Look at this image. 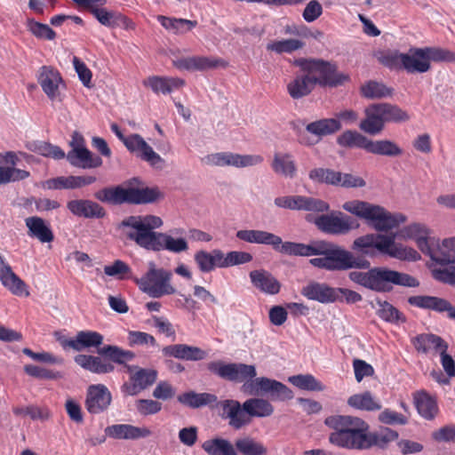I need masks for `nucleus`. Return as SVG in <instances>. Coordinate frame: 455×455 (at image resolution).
I'll return each mask as SVG.
<instances>
[{
    "label": "nucleus",
    "mask_w": 455,
    "mask_h": 455,
    "mask_svg": "<svg viewBox=\"0 0 455 455\" xmlns=\"http://www.w3.org/2000/svg\"><path fill=\"white\" fill-rule=\"evenodd\" d=\"M163 223L162 219L156 215H131L117 224V229L127 240L148 251L166 250L174 253L188 251V244L186 239L174 238L166 233L155 231L161 228Z\"/></svg>",
    "instance_id": "obj_1"
},
{
    "label": "nucleus",
    "mask_w": 455,
    "mask_h": 455,
    "mask_svg": "<svg viewBox=\"0 0 455 455\" xmlns=\"http://www.w3.org/2000/svg\"><path fill=\"white\" fill-rule=\"evenodd\" d=\"M207 370L220 378L232 381L243 382L242 389L251 395H267L272 401L290 400L293 397L292 391L284 384L267 377L255 378L257 375L254 365L223 361H212L206 364Z\"/></svg>",
    "instance_id": "obj_2"
},
{
    "label": "nucleus",
    "mask_w": 455,
    "mask_h": 455,
    "mask_svg": "<svg viewBox=\"0 0 455 455\" xmlns=\"http://www.w3.org/2000/svg\"><path fill=\"white\" fill-rule=\"evenodd\" d=\"M325 424L335 431L329 435L331 443L349 450H367L368 424L348 415L328 417Z\"/></svg>",
    "instance_id": "obj_3"
},
{
    "label": "nucleus",
    "mask_w": 455,
    "mask_h": 455,
    "mask_svg": "<svg viewBox=\"0 0 455 455\" xmlns=\"http://www.w3.org/2000/svg\"><path fill=\"white\" fill-rule=\"evenodd\" d=\"M348 277L359 285L380 292L392 291L394 285L404 287L419 285V281L413 276L383 267H373L366 272L351 271Z\"/></svg>",
    "instance_id": "obj_4"
},
{
    "label": "nucleus",
    "mask_w": 455,
    "mask_h": 455,
    "mask_svg": "<svg viewBox=\"0 0 455 455\" xmlns=\"http://www.w3.org/2000/svg\"><path fill=\"white\" fill-rule=\"evenodd\" d=\"M342 209L366 220L377 231H388L406 220L402 213H391L384 207L366 201H347L342 204Z\"/></svg>",
    "instance_id": "obj_5"
},
{
    "label": "nucleus",
    "mask_w": 455,
    "mask_h": 455,
    "mask_svg": "<svg viewBox=\"0 0 455 455\" xmlns=\"http://www.w3.org/2000/svg\"><path fill=\"white\" fill-rule=\"evenodd\" d=\"M132 184L130 181L128 186L105 188L96 192L94 196L102 203L114 205L151 204L164 197L157 188H139L132 187Z\"/></svg>",
    "instance_id": "obj_6"
},
{
    "label": "nucleus",
    "mask_w": 455,
    "mask_h": 455,
    "mask_svg": "<svg viewBox=\"0 0 455 455\" xmlns=\"http://www.w3.org/2000/svg\"><path fill=\"white\" fill-rule=\"evenodd\" d=\"M293 64L306 73L315 86L337 87L349 81V76L338 71L337 65L322 59L299 58Z\"/></svg>",
    "instance_id": "obj_7"
},
{
    "label": "nucleus",
    "mask_w": 455,
    "mask_h": 455,
    "mask_svg": "<svg viewBox=\"0 0 455 455\" xmlns=\"http://www.w3.org/2000/svg\"><path fill=\"white\" fill-rule=\"evenodd\" d=\"M310 263L316 267L330 271H341L351 268L368 269L371 266L369 260L363 257H355L346 250H336L323 258H314Z\"/></svg>",
    "instance_id": "obj_8"
},
{
    "label": "nucleus",
    "mask_w": 455,
    "mask_h": 455,
    "mask_svg": "<svg viewBox=\"0 0 455 455\" xmlns=\"http://www.w3.org/2000/svg\"><path fill=\"white\" fill-rule=\"evenodd\" d=\"M172 274L164 268H149L138 282L140 288L152 298L174 294L176 289L171 284Z\"/></svg>",
    "instance_id": "obj_9"
},
{
    "label": "nucleus",
    "mask_w": 455,
    "mask_h": 455,
    "mask_svg": "<svg viewBox=\"0 0 455 455\" xmlns=\"http://www.w3.org/2000/svg\"><path fill=\"white\" fill-rule=\"evenodd\" d=\"M316 227L323 232L331 235H346L359 228V221L342 212L323 214L315 220Z\"/></svg>",
    "instance_id": "obj_10"
},
{
    "label": "nucleus",
    "mask_w": 455,
    "mask_h": 455,
    "mask_svg": "<svg viewBox=\"0 0 455 455\" xmlns=\"http://www.w3.org/2000/svg\"><path fill=\"white\" fill-rule=\"evenodd\" d=\"M264 158L260 155H241L232 152H220L205 156L202 162L209 166H233L246 168L259 165Z\"/></svg>",
    "instance_id": "obj_11"
},
{
    "label": "nucleus",
    "mask_w": 455,
    "mask_h": 455,
    "mask_svg": "<svg viewBox=\"0 0 455 455\" xmlns=\"http://www.w3.org/2000/svg\"><path fill=\"white\" fill-rule=\"evenodd\" d=\"M340 247L324 241H315L309 244L293 242H284L280 248V252L291 256H313L330 254Z\"/></svg>",
    "instance_id": "obj_12"
},
{
    "label": "nucleus",
    "mask_w": 455,
    "mask_h": 455,
    "mask_svg": "<svg viewBox=\"0 0 455 455\" xmlns=\"http://www.w3.org/2000/svg\"><path fill=\"white\" fill-rule=\"evenodd\" d=\"M36 77L43 92L51 100H60V88L64 87V82L56 68L43 66L38 69Z\"/></svg>",
    "instance_id": "obj_13"
},
{
    "label": "nucleus",
    "mask_w": 455,
    "mask_h": 455,
    "mask_svg": "<svg viewBox=\"0 0 455 455\" xmlns=\"http://www.w3.org/2000/svg\"><path fill=\"white\" fill-rule=\"evenodd\" d=\"M423 253L429 256L430 259L440 264L449 265L455 262V238L443 239L439 243L435 238L431 239V242L423 251Z\"/></svg>",
    "instance_id": "obj_14"
},
{
    "label": "nucleus",
    "mask_w": 455,
    "mask_h": 455,
    "mask_svg": "<svg viewBox=\"0 0 455 455\" xmlns=\"http://www.w3.org/2000/svg\"><path fill=\"white\" fill-rule=\"evenodd\" d=\"M111 402V393L105 385L95 384L87 388L84 403L89 413L99 414L107 411Z\"/></svg>",
    "instance_id": "obj_15"
},
{
    "label": "nucleus",
    "mask_w": 455,
    "mask_h": 455,
    "mask_svg": "<svg viewBox=\"0 0 455 455\" xmlns=\"http://www.w3.org/2000/svg\"><path fill=\"white\" fill-rule=\"evenodd\" d=\"M124 144L130 152L136 154L151 166L159 167L164 163L163 158L139 134L127 136Z\"/></svg>",
    "instance_id": "obj_16"
},
{
    "label": "nucleus",
    "mask_w": 455,
    "mask_h": 455,
    "mask_svg": "<svg viewBox=\"0 0 455 455\" xmlns=\"http://www.w3.org/2000/svg\"><path fill=\"white\" fill-rule=\"evenodd\" d=\"M378 251L400 260L417 261L420 259L419 253L413 248L396 243L394 235H386L383 243L378 244Z\"/></svg>",
    "instance_id": "obj_17"
},
{
    "label": "nucleus",
    "mask_w": 455,
    "mask_h": 455,
    "mask_svg": "<svg viewBox=\"0 0 455 455\" xmlns=\"http://www.w3.org/2000/svg\"><path fill=\"white\" fill-rule=\"evenodd\" d=\"M408 303L419 308L434 310L438 313L447 312L448 317L455 320V307L445 299L435 296L417 295L409 297Z\"/></svg>",
    "instance_id": "obj_18"
},
{
    "label": "nucleus",
    "mask_w": 455,
    "mask_h": 455,
    "mask_svg": "<svg viewBox=\"0 0 455 455\" xmlns=\"http://www.w3.org/2000/svg\"><path fill=\"white\" fill-rule=\"evenodd\" d=\"M402 60V70H405L409 74H422L431 69L426 47L410 48L406 53H403Z\"/></svg>",
    "instance_id": "obj_19"
},
{
    "label": "nucleus",
    "mask_w": 455,
    "mask_h": 455,
    "mask_svg": "<svg viewBox=\"0 0 455 455\" xmlns=\"http://www.w3.org/2000/svg\"><path fill=\"white\" fill-rule=\"evenodd\" d=\"M235 236L239 240L246 243L271 245L279 252L280 248L283 244V242L279 235L259 229L238 230L235 234Z\"/></svg>",
    "instance_id": "obj_20"
},
{
    "label": "nucleus",
    "mask_w": 455,
    "mask_h": 455,
    "mask_svg": "<svg viewBox=\"0 0 455 455\" xmlns=\"http://www.w3.org/2000/svg\"><path fill=\"white\" fill-rule=\"evenodd\" d=\"M0 282L4 287L16 296L25 295L28 297L29 295L25 282L12 271L4 258H0Z\"/></svg>",
    "instance_id": "obj_21"
},
{
    "label": "nucleus",
    "mask_w": 455,
    "mask_h": 455,
    "mask_svg": "<svg viewBox=\"0 0 455 455\" xmlns=\"http://www.w3.org/2000/svg\"><path fill=\"white\" fill-rule=\"evenodd\" d=\"M162 353L164 356L186 361H201L207 356V353L202 348L187 344L165 346L163 347Z\"/></svg>",
    "instance_id": "obj_22"
},
{
    "label": "nucleus",
    "mask_w": 455,
    "mask_h": 455,
    "mask_svg": "<svg viewBox=\"0 0 455 455\" xmlns=\"http://www.w3.org/2000/svg\"><path fill=\"white\" fill-rule=\"evenodd\" d=\"M67 208L75 216L85 219H100L106 215L105 209L98 203L88 199H75L68 202Z\"/></svg>",
    "instance_id": "obj_23"
},
{
    "label": "nucleus",
    "mask_w": 455,
    "mask_h": 455,
    "mask_svg": "<svg viewBox=\"0 0 455 455\" xmlns=\"http://www.w3.org/2000/svg\"><path fill=\"white\" fill-rule=\"evenodd\" d=\"M301 294L308 299L323 304L332 303L338 300V291L323 283L311 282L301 290Z\"/></svg>",
    "instance_id": "obj_24"
},
{
    "label": "nucleus",
    "mask_w": 455,
    "mask_h": 455,
    "mask_svg": "<svg viewBox=\"0 0 455 455\" xmlns=\"http://www.w3.org/2000/svg\"><path fill=\"white\" fill-rule=\"evenodd\" d=\"M105 433L111 438L136 440L146 438L152 435L148 427H139L130 424H116L108 426L105 429Z\"/></svg>",
    "instance_id": "obj_25"
},
{
    "label": "nucleus",
    "mask_w": 455,
    "mask_h": 455,
    "mask_svg": "<svg viewBox=\"0 0 455 455\" xmlns=\"http://www.w3.org/2000/svg\"><path fill=\"white\" fill-rule=\"evenodd\" d=\"M75 363L83 369L96 374H105L114 371L115 366L101 355L80 354L75 356Z\"/></svg>",
    "instance_id": "obj_26"
},
{
    "label": "nucleus",
    "mask_w": 455,
    "mask_h": 455,
    "mask_svg": "<svg viewBox=\"0 0 455 455\" xmlns=\"http://www.w3.org/2000/svg\"><path fill=\"white\" fill-rule=\"evenodd\" d=\"M429 228L422 223H411L403 227L398 232V236L403 239L415 240L418 248L423 252L434 237L429 236Z\"/></svg>",
    "instance_id": "obj_27"
},
{
    "label": "nucleus",
    "mask_w": 455,
    "mask_h": 455,
    "mask_svg": "<svg viewBox=\"0 0 455 455\" xmlns=\"http://www.w3.org/2000/svg\"><path fill=\"white\" fill-rule=\"evenodd\" d=\"M413 345L419 352L424 354H443L447 352L448 344L440 336L432 333H423L417 336L413 340Z\"/></svg>",
    "instance_id": "obj_28"
},
{
    "label": "nucleus",
    "mask_w": 455,
    "mask_h": 455,
    "mask_svg": "<svg viewBox=\"0 0 455 455\" xmlns=\"http://www.w3.org/2000/svg\"><path fill=\"white\" fill-rule=\"evenodd\" d=\"M223 414L229 419V425L235 429H240L251 422L247 412L241 407L239 402L225 400L220 403Z\"/></svg>",
    "instance_id": "obj_29"
},
{
    "label": "nucleus",
    "mask_w": 455,
    "mask_h": 455,
    "mask_svg": "<svg viewBox=\"0 0 455 455\" xmlns=\"http://www.w3.org/2000/svg\"><path fill=\"white\" fill-rule=\"evenodd\" d=\"M186 82L179 77L152 76L143 81V85L149 87L155 93L168 94L183 87Z\"/></svg>",
    "instance_id": "obj_30"
},
{
    "label": "nucleus",
    "mask_w": 455,
    "mask_h": 455,
    "mask_svg": "<svg viewBox=\"0 0 455 455\" xmlns=\"http://www.w3.org/2000/svg\"><path fill=\"white\" fill-rule=\"evenodd\" d=\"M365 118L361 121L360 129L371 135L380 133L385 127V122L379 103L371 104L365 109Z\"/></svg>",
    "instance_id": "obj_31"
},
{
    "label": "nucleus",
    "mask_w": 455,
    "mask_h": 455,
    "mask_svg": "<svg viewBox=\"0 0 455 455\" xmlns=\"http://www.w3.org/2000/svg\"><path fill=\"white\" fill-rule=\"evenodd\" d=\"M67 159L71 165L83 168L92 169L102 165V159L92 153L86 148H76L70 150L67 155Z\"/></svg>",
    "instance_id": "obj_32"
},
{
    "label": "nucleus",
    "mask_w": 455,
    "mask_h": 455,
    "mask_svg": "<svg viewBox=\"0 0 455 455\" xmlns=\"http://www.w3.org/2000/svg\"><path fill=\"white\" fill-rule=\"evenodd\" d=\"M271 168L275 174L289 179H293L297 173L296 163L290 153H275Z\"/></svg>",
    "instance_id": "obj_33"
},
{
    "label": "nucleus",
    "mask_w": 455,
    "mask_h": 455,
    "mask_svg": "<svg viewBox=\"0 0 455 455\" xmlns=\"http://www.w3.org/2000/svg\"><path fill=\"white\" fill-rule=\"evenodd\" d=\"M250 278L252 284L265 293L276 294L280 291V283L267 271L253 270L250 273Z\"/></svg>",
    "instance_id": "obj_34"
},
{
    "label": "nucleus",
    "mask_w": 455,
    "mask_h": 455,
    "mask_svg": "<svg viewBox=\"0 0 455 455\" xmlns=\"http://www.w3.org/2000/svg\"><path fill=\"white\" fill-rule=\"evenodd\" d=\"M25 223L28 229V235L30 237L37 238L41 243H50L53 240L52 231L42 218L28 217L25 220Z\"/></svg>",
    "instance_id": "obj_35"
},
{
    "label": "nucleus",
    "mask_w": 455,
    "mask_h": 455,
    "mask_svg": "<svg viewBox=\"0 0 455 455\" xmlns=\"http://www.w3.org/2000/svg\"><path fill=\"white\" fill-rule=\"evenodd\" d=\"M315 85L306 73L298 74L288 83L287 92L293 100H299L309 95Z\"/></svg>",
    "instance_id": "obj_36"
},
{
    "label": "nucleus",
    "mask_w": 455,
    "mask_h": 455,
    "mask_svg": "<svg viewBox=\"0 0 455 455\" xmlns=\"http://www.w3.org/2000/svg\"><path fill=\"white\" fill-rule=\"evenodd\" d=\"M194 259L201 272L209 273L215 267L221 268V251L215 249L211 252L201 250L195 253Z\"/></svg>",
    "instance_id": "obj_37"
},
{
    "label": "nucleus",
    "mask_w": 455,
    "mask_h": 455,
    "mask_svg": "<svg viewBox=\"0 0 455 455\" xmlns=\"http://www.w3.org/2000/svg\"><path fill=\"white\" fill-rule=\"evenodd\" d=\"M291 204V211L324 212L330 209L329 204L323 200L305 196H292Z\"/></svg>",
    "instance_id": "obj_38"
},
{
    "label": "nucleus",
    "mask_w": 455,
    "mask_h": 455,
    "mask_svg": "<svg viewBox=\"0 0 455 455\" xmlns=\"http://www.w3.org/2000/svg\"><path fill=\"white\" fill-rule=\"evenodd\" d=\"M368 153L387 157H400L403 154V149L391 140H371Z\"/></svg>",
    "instance_id": "obj_39"
},
{
    "label": "nucleus",
    "mask_w": 455,
    "mask_h": 455,
    "mask_svg": "<svg viewBox=\"0 0 455 455\" xmlns=\"http://www.w3.org/2000/svg\"><path fill=\"white\" fill-rule=\"evenodd\" d=\"M103 336L93 331H78L75 337V351H82L89 348H100L103 344Z\"/></svg>",
    "instance_id": "obj_40"
},
{
    "label": "nucleus",
    "mask_w": 455,
    "mask_h": 455,
    "mask_svg": "<svg viewBox=\"0 0 455 455\" xmlns=\"http://www.w3.org/2000/svg\"><path fill=\"white\" fill-rule=\"evenodd\" d=\"M202 448L208 455H237L235 445L220 437L206 440Z\"/></svg>",
    "instance_id": "obj_41"
},
{
    "label": "nucleus",
    "mask_w": 455,
    "mask_h": 455,
    "mask_svg": "<svg viewBox=\"0 0 455 455\" xmlns=\"http://www.w3.org/2000/svg\"><path fill=\"white\" fill-rule=\"evenodd\" d=\"M347 404L354 409L368 411H379L382 407L379 401L369 391L351 395L347 399Z\"/></svg>",
    "instance_id": "obj_42"
},
{
    "label": "nucleus",
    "mask_w": 455,
    "mask_h": 455,
    "mask_svg": "<svg viewBox=\"0 0 455 455\" xmlns=\"http://www.w3.org/2000/svg\"><path fill=\"white\" fill-rule=\"evenodd\" d=\"M218 400L215 395L210 393H196L189 391L183 393L178 396V401L190 408H200L213 403Z\"/></svg>",
    "instance_id": "obj_43"
},
{
    "label": "nucleus",
    "mask_w": 455,
    "mask_h": 455,
    "mask_svg": "<svg viewBox=\"0 0 455 455\" xmlns=\"http://www.w3.org/2000/svg\"><path fill=\"white\" fill-rule=\"evenodd\" d=\"M341 129L339 120L336 118L320 119L308 124L306 130L314 135L323 137L332 134Z\"/></svg>",
    "instance_id": "obj_44"
},
{
    "label": "nucleus",
    "mask_w": 455,
    "mask_h": 455,
    "mask_svg": "<svg viewBox=\"0 0 455 455\" xmlns=\"http://www.w3.org/2000/svg\"><path fill=\"white\" fill-rule=\"evenodd\" d=\"M243 408L247 412L249 417H268L274 412L273 405L262 398H251L246 400Z\"/></svg>",
    "instance_id": "obj_45"
},
{
    "label": "nucleus",
    "mask_w": 455,
    "mask_h": 455,
    "mask_svg": "<svg viewBox=\"0 0 455 455\" xmlns=\"http://www.w3.org/2000/svg\"><path fill=\"white\" fill-rule=\"evenodd\" d=\"M126 368L131 373L130 380L137 382L142 390L153 385L156 380L157 371L156 370L141 369L131 365H126Z\"/></svg>",
    "instance_id": "obj_46"
},
{
    "label": "nucleus",
    "mask_w": 455,
    "mask_h": 455,
    "mask_svg": "<svg viewBox=\"0 0 455 455\" xmlns=\"http://www.w3.org/2000/svg\"><path fill=\"white\" fill-rule=\"evenodd\" d=\"M382 117L386 123L401 124L411 120V115L397 105L390 103H379Z\"/></svg>",
    "instance_id": "obj_47"
},
{
    "label": "nucleus",
    "mask_w": 455,
    "mask_h": 455,
    "mask_svg": "<svg viewBox=\"0 0 455 455\" xmlns=\"http://www.w3.org/2000/svg\"><path fill=\"white\" fill-rule=\"evenodd\" d=\"M370 139L356 131H346L338 137V143L341 147L357 148L368 152Z\"/></svg>",
    "instance_id": "obj_48"
},
{
    "label": "nucleus",
    "mask_w": 455,
    "mask_h": 455,
    "mask_svg": "<svg viewBox=\"0 0 455 455\" xmlns=\"http://www.w3.org/2000/svg\"><path fill=\"white\" fill-rule=\"evenodd\" d=\"M363 98L369 100H377L390 97L393 94V89L386 86L384 84L377 81H368L360 88Z\"/></svg>",
    "instance_id": "obj_49"
},
{
    "label": "nucleus",
    "mask_w": 455,
    "mask_h": 455,
    "mask_svg": "<svg viewBox=\"0 0 455 455\" xmlns=\"http://www.w3.org/2000/svg\"><path fill=\"white\" fill-rule=\"evenodd\" d=\"M98 355L104 356L107 360L124 364L134 358V353L130 350H124L117 346L107 345L97 350Z\"/></svg>",
    "instance_id": "obj_50"
},
{
    "label": "nucleus",
    "mask_w": 455,
    "mask_h": 455,
    "mask_svg": "<svg viewBox=\"0 0 455 455\" xmlns=\"http://www.w3.org/2000/svg\"><path fill=\"white\" fill-rule=\"evenodd\" d=\"M415 404L418 412L427 419H432L438 411L436 402L425 392L419 393L415 396Z\"/></svg>",
    "instance_id": "obj_51"
},
{
    "label": "nucleus",
    "mask_w": 455,
    "mask_h": 455,
    "mask_svg": "<svg viewBox=\"0 0 455 455\" xmlns=\"http://www.w3.org/2000/svg\"><path fill=\"white\" fill-rule=\"evenodd\" d=\"M235 448L242 455H267V449L261 443L251 437H243L235 440Z\"/></svg>",
    "instance_id": "obj_52"
},
{
    "label": "nucleus",
    "mask_w": 455,
    "mask_h": 455,
    "mask_svg": "<svg viewBox=\"0 0 455 455\" xmlns=\"http://www.w3.org/2000/svg\"><path fill=\"white\" fill-rule=\"evenodd\" d=\"M397 438L398 433L388 427L374 433H369L367 431V449H370L372 446L385 448L390 442H393Z\"/></svg>",
    "instance_id": "obj_53"
},
{
    "label": "nucleus",
    "mask_w": 455,
    "mask_h": 455,
    "mask_svg": "<svg viewBox=\"0 0 455 455\" xmlns=\"http://www.w3.org/2000/svg\"><path fill=\"white\" fill-rule=\"evenodd\" d=\"M157 20L160 21L163 27H164L166 29L172 30L176 34L186 33L197 25L196 20L168 18L162 15L158 16Z\"/></svg>",
    "instance_id": "obj_54"
},
{
    "label": "nucleus",
    "mask_w": 455,
    "mask_h": 455,
    "mask_svg": "<svg viewBox=\"0 0 455 455\" xmlns=\"http://www.w3.org/2000/svg\"><path fill=\"white\" fill-rule=\"evenodd\" d=\"M340 172L328 168H314L308 173V178L315 183L336 186L339 182Z\"/></svg>",
    "instance_id": "obj_55"
},
{
    "label": "nucleus",
    "mask_w": 455,
    "mask_h": 455,
    "mask_svg": "<svg viewBox=\"0 0 455 455\" xmlns=\"http://www.w3.org/2000/svg\"><path fill=\"white\" fill-rule=\"evenodd\" d=\"M403 52L397 50H382L375 53L378 61L390 69L402 70Z\"/></svg>",
    "instance_id": "obj_56"
},
{
    "label": "nucleus",
    "mask_w": 455,
    "mask_h": 455,
    "mask_svg": "<svg viewBox=\"0 0 455 455\" xmlns=\"http://www.w3.org/2000/svg\"><path fill=\"white\" fill-rule=\"evenodd\" d=\"M386 235L368 234L356 238L353 243V249L363 254H369L371 248L378 250V244L382 243Z\"/></svg>",
    "instance_id": "obj_57"
},
{
    "label": "nucleus",
    "mask_w": 455,
    "mask_h": 455,
    "mask_svg": "<svg viewBox=\"0 0 455 455\" xmlns=\"http://www.w3.org/2000/svg\"><path fill=\"white\" fill-rule=\"evenodd\" d=\"M289 382L295 387L308 391H323L325 387L311 374H299L289 378Z\"/></svg>",
    "instance_id": "obj_58"
},
{
    "label": "nucleus",
    "mask_w": 455,
    "mask_h": 455,
    "mask_svg": "<svg viewBox=\"0 0 455 455\" xmlns=\"http://www.w3.org/2000/svg\"><path fill=\"white\" fill-rule=\"evenodd\" d=\"M305 43L295 38H289L278 41H273L267 44V50L275 52L278 54L291 53L297 50L303 48Z\"/></svg>",
    "instance_id": "obj_59"
},
{
    "label": "nucleus",
    "mask_w": 455,
    "mask_h": 455,
    "mask_svg": "<svg viewBox=\"0 0 455 455\" xmlns=\"http://www.w3.org/2000/svg\"><path fill=\"white\" fill-rule=\"evenodd\" d=\"M93 16L98 21L106 27H116L119 25V21L126 22L125 17L115 12H108L107 9L100 7L92 11Z\"/></svg>",
    "instance_id": "obj_60"
},
{
    "label": "nucleus",
    "mask_w": 455,
    "mask_h": 455,
    "mask_svg": "<svg viewBox=\"0 0 455 455\" xmlns=\"http://www.w3.org/2000/svg\"><path fill=\"white\" fill-rule=\"evenodd\" d=\"M252 255L246 251H233L225 255L221 251V268L251 262Z\"/></svg>",
    "instance_id": "obj_61"
},
{
    "label": "nucleus",
    "mask_w": 455,
    "mask_h": 455,
    "mask_svg": "<svg viewBox=\"0 0 455 455\" xmlns=\"http://www.w3.org/2000/svg\"><path fill=\"white\" fill-rule=\"evenodd\" d=\"M29 172L14 167L0 166V185L27 179Z\"/></svg>",
    "instance_id": "obj_62"
},
{
    "label": "nucleus",
    "mask_w": 455,
    "mask_h": 455,
    "mask_svg": "<svg viewBox=\"0 0 455 455\" xmlns=\"http://www.w3.org/2000/svg\"><path fill=\"white\" fill-rule=\"evenodd\" d=\"M194 71H205L214 69L219 67L226 68L228 62L222 59L206 57V56H195Z\"/></svg>",
    "instance_id": "obj_63"
},
{
    "label": "nucleus",
    "mask_w": 455,
    "mask_h": 455,
    "mask_svg": "<svg viewBox=\"0 0 455 455\" xmlns=\"http://www.w3.org/2000/svg\"><path fill=\"white\" fill-rule=\"evenodd\" d=\"M28 29L37 38L53 40L56 33L46 24H43L34 20H28Z\"/></svg>",
    "instance_id": "obj_64"
}]
</instances>
